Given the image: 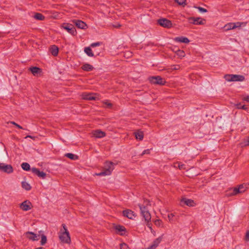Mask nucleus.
<instances>
[{
    "mask_svg": "<svg viewBox=\"0 0 249 249\" xmlns=\"http://www.w3.org/2000/svg\"><path fill=\"white\" fill-rule=\"evenodd\" d=\"M150 205V202L148 200L144 202L143 205L139 204L142 216L143 217L145 221L147 223V225L151 228L149 226V222L151 220V214L149 212L148 206Z\"/></svg>",
    "mask_w": 249,
    "mask_h": 249,
    "instance_id": "nucleus-1",
    "label": "nucleus"
},
{
    "mask_svg": "<svg viewBox=\"0 0 249 249\" xmlns=\"http://www.w3.org/2000/svg\"><path fill=\"white\" fill-rule=\"evenodd\" d=\"M62 228L60 229L58 233V237L63 243L70 244L71 239L69 232L65 224L62 225Z\"/></svg>",
    "mask_w": 249,
    "mask_h": 249,
    "instance_id": "nucleus-2",
    "label": "nucleus"
},
{
    "mask_svg": "<svg viewBox=\"0 0 249 249\" xmlns=\"http://www.w3.org/2000/svg\"><path fill=\"white\" fill-rule=\"evenodd\" d=\"M231 192L229 193L227 195L229 196H236L239 194H242L246 191V188L243 184L240 185L238 187H234L231 190Z\"/></svg>",
    "mask_w": 249,
    "mask_h": 249,
    "instance_id": "nucleus-3",
    "label": "nucleus"
},
{
    "mask_svg": "<svg viewBox=\"0 0 249 249\" xmlns=\"http://www.w3.org/2000/svg\"><path fill=\"white\" fill-rule=\"evenodd\" d=\"M114 165H115V164L111 161H107L105 163L104 171L107 176L110 175L111 174L112 171L114 170Z\"/></svg>",
    "mask_w": 249,
    "mask_h": 249,
    "instance_id": "nucleus-4",
    "label": "nucleus"
},
{
    "mask_svg": "<svg viewBox=\"0 0 249 249\" xmlns=\"http://www.w3.org/2000/svg\"><path fill=\"white\" fill-rule=\"evenodd\" d=\"M225 78L228 81H243L244 80V77L240 75H226Z\"/></svg>",
    "mask_w": 249,
    "mask_h": 249,
    "instance_id": "nucleus-5",
    "label": "nucleus"
},
{
    "mask_svg": "<svg viewBox=\"0 0 249 249\" xmlns=\"http://www.w3.org/2000/svg\"><path fill=\"white\" fill-rule=\"evenodd\" d=\"M61 27L72 36H75L76 34V30L72 24L64 23L62 25Z\"/></svg>",
    "mask_w": 249,
    "mask_h": 249,
    "instance_id": "nucleus-6",
    "label": "nucleus"
},
{
    "mask_svg": "<svg viewBox=\"0 0 249 249\" xmlns=\"http://www.w3.org/2000/svg\"><path fill=\"white\" fill-rule=\"evenodd\" d=\"M83 99L89 100H95L98 99V95L93 93H83L81 94Z\"/></svg>",
    "mask_w": 249,
    "mask_h": 249,
    "instance_id": "nucleus-7",
    "label": "nucleus"
},
{
    "mask_svg": "<svg viewBox=\"0 0 249 249\" xmlns=\"http://www.w3.org/2000/svg\"><path fill=\"white\" fill-rule=\"evenodd\" d=\"M149 81L152 84L163 85L165 81L160 76H155L149 78Z\"/></svg>",
    "mask_w": 249,
    "mask_h": 249,
    "instance_id": "nucleus-8",
    "label": "nucleus"
},
{
    "mask_svg": "<svg viewBox=\"0 0 249 249\" xmlns=\"http://www.w3.org/2000/svg\"><path fill=\"white\" fill-rule=\"evenodd\" d=\"M0 170L7 173H11L13 171L11 165L0 163Z\"/></svg>",
    "mask_w": 249,
    "mask_h": 249,
    "instance_id": "nucleus-9",
    "label": "nucleus"
},
{
    "mask_svg": "<svg viewBox=\"0 0 249 249\" xmlns=\"http://www.w3.org/2000/svg\"><path fill=\"white\" fill-rule=\"evenodd\" d=\"M33 208L32 203L28 200H26L20 204V208L24 211H27Z\"/></svg>",
    "mask_w": 249,
    "mask_h": 249,
    "instance_id": "nucleus-10",
    "label": "nucleus"
},
{
    "mask_svg": "<svg viewBox=\"0 0 249 249\" xmlns=\"http://www.w3.org/2000/svg\"><path fill=\"white\" fill-rule=\"evenodd\" d=\"M158 23L161 26L165 28H170L172 27V24L171 21L166 19V18H162L158 20Z\"/></svg>",
    "mask_w": 249,
    "mask_h": 249,
    "instance_id": "nucleus-11",
    "label": "nucleus"
},
{
    "mask_svg": "<svg viewBox=\"0 0 249 249\" xmlns=\"http://www.w3.org/2000/svg\"><path fill=\"white\" fill-rule=\"evenodd\" d=\"M191 21L190 22L196 25H204L205 23L206 20L201 18H189Z\"/></svg>",
    "mask_w": 249,
    "mask_h": 249,
    "instance_id": "nucleus-12",
    "label": "nucleus"
},
{
    "mask_svg": "<svg viewBox=\"0 0 249 249\" xmlns=\"http://www.w3.org/2000/svg\"><path fill=\"white\" fill-rule=\"evenodd\" d=\"M71 21L78 28L82 29H86V28H87V25L86 24V23H85L82 20L73 19Z\"/></svg>",
    "mask_w": 249,
    "mask_h": 249,
    "instance_id": "nucleus-13",
    "label": "nucleus"
},
{
    "mask_svg": "<svg viewBox=\"0 0 249 249\" xmlns=\"http://www.w3.org/2000/svg\"><path fill=\"white\" fill-rule=\"evenodd\" d=\"M26 237L32 241H37L39 239V235L35 234L33 232L28 231L25 233Z\"/></svg>",
    "mask_w": 249,
    "mask_h": 249,
    "instance_id": "nucleus-14",
    "label": "nucleus"
},
{
    "mask_svg": "<svg viewBox=\"0 0 249 249\" xmlns=\"http://www.w3.org/2000/svg\"><path fill=\"white\" fill-rule=\"evenodd\" d=\"M91 134L93 137L96 138H102L106 136V133L100 130H96L92 132Z\"/></svg>",
    "mask_w": 249,
    "mask_h": 249,
    "instance_id": "nucleus-15",
    "label": "nucleus"
},
{
    "mask_svg": "<svg viewBox=\"0 0 249 249\" xmlns=\"http://www.w3.org/2000/svg\"><path fill=\"white\" fill-rule=\"evenodd\" d=\"M124 216L127 217L129 219H133L136 216L133 212L130 210H126L123 212Z\"/></svg>",
    "mask_w": 249,
    "mask_h": 249,
    "instance_id": "nucleus-16",
    "label": "nucleus"
},
{
    "mask_svg": "<svg viewBox=\"0 0 249 249\" xmlns=\"http://www.w3.org/2000/svg\"><path fill=\"white\" fill-rule=\"evenodd\" d=\"M241 26V24L239 22H237V23H230L226 24L224 28L226 30H229L231 29H234L237 27H240Z\"/></svg>",
    "mask_w": 249,
    "mask_h": 249,
    "instance_id": "nucleus-17",
    "label": "nucleus"
},
{
    "mask_svg": "<svg viewBox=\"0 0 249 249\" xmlns=\"http://www.w3.org/2000/svg\"><path fill=\"white\" fill-rule=\"evenodd\" d=\"M32 172L35 174L37 175L39 177L44 178L46 176V174L43 172L40 171L38 169L36 168H32Z\"/></svg>",
    "mask_w": 249,
    "mask_h": 249,
    "instance_id": "nucleus-18",
    "label": "nucleus"
},
{
    "mask_svg": "<svg viewBox=\"0 0 249 249\" xmlns=\"http://www.w3.org/2000/svg\"><path fill=\"white\" fill-rule=\"evenodd\" d=\"M161 241V238L160 237L157 238L153 241L151 246L145 249H155L158 246Z\"/></svg>",
    "mask_w": 249,
    "mask_h": 249,
    "instance_id": "nucleus-19",
    "label": "nucleus"
},
{
    "mask_svg": "<svg viewBox=\"0 0 249 249\" xmlns=\"http://www.w3.org/2000/svg\"><path fill=\"white\" fill-rule=\"evenodd\" d=\"M181 203H184L186 205L190 207L194 206L195 205V203L192 199H187L185 198H182L181 200Z\"/></svg>",
    "mask_w": 249,
    "mask_h": 249,
    "instance_id": "nucleus-20",
    "label": "nucleus"
},
{
    "mask_svg": "<svg viewBox=\"0 0 249 249\" xmlns=\"http://www.w3.org/2000/svg\"><path fill=\"white\" fill-rule=\"evenodd\" d=\"M174 40L177 42H182L184 43H188L190 41L189 39L185 37H177L174 39Z\"/></svg>",
    "mask_w": 249,
    "mask_h": 249,
    "instance_id": "nucleus-21",
    "label": "nucleus"
},
{
    "mask_svg": "<svg viewBox=\"0 0 249 249\" xmlns=\"http://www.w3.org/2000/svg\"><path fill=\"white\" fill-rule=\"evenodd\" d=\"M135 138L137 140L142 141L143 138V133L142 131L139 130L134 133Z\"/></svg>",
    "mask_w": 249,
    "mask_h": 249,
    "instance_id": "nucleus-22",
    "label": "nucleus"
},
{
    "mask_svg": "<svg viewBox=\"0 0 249 249\" xmlns=\"http://www.w3.org/2000/svg\"><path fill=\"white\" fill-rule=\"evenodd\" d=\"M114 228L117 231V232L120 233V235H124V233L123 232L125 231V228L124 226L121 225H116L114 226Z\"/></svg>",
    "mask_w": 249,
    "mask_h": 249,
    "instance_id": "nucleus-23",
    "label": "nucleus"
},
{
    "mask_svg": "<svg viewBox=\"0 0 249 249\" xmlns=\"http://www.w3.org/2000/svg\"><path fill=\"white\" fill-rule=\"evenodd\" d=\"M30 70L35 76L37 75V74L40 73L41 71V70L40 68L36 67H31L30 68Z\"/></svg>",
    "mask_w": 249,
    "mask_h": 249,
    "instance_id": "nucleus-24",
    "label": "nucleus"
},
{
    "mask_svg": "<svg viewBox=\"0 0 249 249\" xmlns=\"http://www.w3.org/2000/svg\"><path fill=\"white\" fill-rule=\"evenodd\" d=\"M240 146L241 147H246L249 146V137L246 139H244L240 143Z\"/></svg>",
    "mask_w": 249,
    "mask_h": 249,
    "instance_id": "nucleus-25",
    "label": "nucleus"
},
{
    "mask_svg": "<svg viewBox=\"0 0 249 249\" xmlns=\"http://www.w3.org/2000/svg\"><path fill=\"white\" fill-rule=\"evenodd\" d=\"M52 54L54 56H56L58 53V48L55 45H53L50 49Z\"/></svg>",
    "mask_w": 249,
    "mask_h": 249,
    "instance_id": "nucleus-26",
    "label": "nucleus"
},
{
    "mask_svg": "<svg viewBox=\"0 0 249 249\" xmlns=\"http://www.w3.org/2000/svg\"><path fill=\"white\" fill-rule=\"evenodd\" d=\"M22 187L27 191L30 190L31 189V186L29 183L27 182L26 181H22L21 182Z\"/></svg>",
    "mask_w": 249,
    "mask_h": 249,
    "instance_id": "nucleus-27",
    "label": "nucleus"
},
{
    "mask_svg": "<svg viewBox=\"0 0 249 249\" xmlns=\"http://www.w3.org/2000/svg\"><path fill=\"white\" fill-rule=\"evenodd\" d=\"M85 53L89 57L94 56V54L92 53L91 49L90 47H86L84 49Z\"/></svg>",
    "mask_w": 249,
    "mask_h": 249,
    "instance_id": "nucleus-28",
    "label": "nucleus"
},
{
    "mask_svg": "<svg viewBox=\"0 0 249 249\" xmlns=\"http://www.w3.org/2000/svg\"><path fill=\"white\" fill-rule=\"evenodd\" d=\"M93 67L90 64H85L82 66V69L86 71H91L93 70Z\"/></svg>",
    "mask_w": 249,
    "mask_h": 249,
    "instance_id": "nucleus-29",
    "label": "nucleus"
},
{
    "mask_svg": "<svg viewBox=\"0 0 249 249\" xmlns=\"http://www.w3.org/2000/svg\"><path fill=\"white\" fill-rule=\"evenodd\" d=\"M65 156L67 157V158H68L71 160H75L78 159L77 156L74 155L73 154H71V153H67L65 155Z\"/></svg>",
    "mask_w": 249,
    "mask_h": 249,
    "instance_id": "nucleus-30",
    "label": "nucleus"
},
{
    "mask_svg": "<svg viewBox=\"0 0 249 249\" xmlns=\"http://www.w3.org/2000/svg\"><path fill=\"white\" fill-rule=\"evenodd\" d=\"M176 54L180 58H183L185 56V52L183 51L178 50L176 52Z\"/></svg>",
    "mask_w": 249,
    "mask_h": 249,
    "instance_id": "nucleus-31",
    "label": "nucleus"
},
{
    "mask_svg": "<svg viewBox=\"0 0 249 249\" xmlns=\"http://www.w3.org/2000/svg\"><path fill=\"white\" fill-rule=\"evenodd\" d=\"M21 167L23 170H24L25 171H28L30 169V165L28 163H26V162H24V163H22Z\"/></svg>",
    "mask_w": 249,
    "mask_h": 249,
    "instance_id": "nucleus-32",
    "label": "nucleus"
},
{
    "mask_svg": "<svg viewBox=\"0 0 249 249\" xmlns=\"http://www.w3.org/2000/svg\"><path fill=\"white\" fill-rule=\"evenodd\" d=\"M34 18L37 19V20H42L43 19H44L45 18L41 14H40V13H36L35 14V15L34 16Z\"/></svg>",
    "mask_w": 249,
    "mask_h": 249,
    "instance_id": "nucleus-33",
    "label": "nucleus"
},
{
    "mask_svg": "<svg viewBox=\"0 0 249 249\" xmlns=\"http://www.w3.org/2000/svg\"><path fill=\"white\" fill-rule=\"evenodd\" d=\"M175 1L178 3V5L184 6L186 5V0H175Z\"/></svg>",
    "mask_w": 249,
    "mask_h": 249,
    "instance_id": "nucleus-34",
    "label": "nucleus"
},
{
    "mask_svg": "<svg viewBox=\"0 0 249 249\" xmlns=\"http://www.w3.org/2000/svg\"><path fill=\"white\" fill-rule=\"evenodd\" d=\"M40 242L41 245H44L46 243L47 237L45 235L43 234L41 235V240Z\"/></svg>",
    "mask_w": 249,
    "mask_h": 249,
    "instance_id": "nucleus-35",
    "label": "nucleus"
},
{
    "mask_svg": "<svg viewBox=\"0 0 249 249\" xmlns=\"http://www.w3.org/2000/svg\"><path fill=\"white\" fill-rule=\"evenodd\" d=\"M120 247L121 249H129L128 245L124 243H121L120 245Z\"/></svg>",
    "mask_w": 249,
    "mask_h": 249,
    "instance_id": "nucleus-36",
    "label": "nucleus"
},
{
    "mask_svg": "<svg viewBox=\"0 0 249 249\" xmlns=\"http://www.w3.org/2000/svg\"><path fill=\"white\" fill-rule=\"evenodd\" d=\"M179 69H180V66L179 65H175L172 66L171 69H170L169 70H171V71H173V70H178Z\"/></svg>",
    "mask_w": 249,
    "mask_h": 249,
    "instance_id": "nucleus-37",
    "label": "nucleus"
},
{
    "mask_svg": "<svg viewBox=\"0 0 249 249\" xmlns=\"http://www.w3.org/2000/svg\"><path fill=\"white\" fill-rule=\"evenodd\" d=\"M103 103L106 105L108 108H111L112 106V104L108 101H104Z\"/></svg>",
    "mask_w": 249,
    "mask_h": 249,
    "instance_id": "nucleus-38",
    "label": "nucleus"
},
{
    "mask_svg": "<svg viewBox=\"0 0 249 249\" xmlns=\"http://www.w3.org/2000/svg\"><path fill=\"white\" fill-rule=\"evenodd\" d=\"M196 8L198 9V10H199V11L200 12H201V13H206V12H207V9H205V8H202V7H196Z\"/></svg>",
    "mask_w": 249,
    "mask_h": 249,
    "instance_id": "nucleus-39",
    "label": "nucleus"
},
{
    "mask_svg": "<svg viewBox=\"0 0 249 249\" xmlns=\"http://www.w3.org/2000/svg\"><path fill=\"white\" fill-rule=\"evenodd\" d=\"M95 175L99 176H107L104 170H103V172H100L99 173H96L95 174Z\"/></svg>",
    "mask_w": 249,
    "mask_h": 249,
    "instance_id": "nucleus-40",
    "label": "nucleus"
},
{
    "mask_svg": "<svg viewBox=\"0 0 249 249\" xmlns=\"http://www.w3.org/2000/svg\"><path fill=\"white\" fill-rule=\"evenodd\" d=\"M245 240L246 241H249V230L246 231Z\"/></svg>",
    "mask_w": 249,
    "mask_h": 249,
    "instance_id": "nucleus-41",
    "label": "nucleus"
},
{
    "mask_svg": "<svg viewBox=\"0 0 249 249\" xmlns=\"http://www.w3.org/2000/svg\"><path fill=\"white\" fill-rule=\"evenodd\" d=\"M176 164L178 165V168L179 169H184V164H181V163H176Z\"/></svg>",
    "mask_w": 249,
    "mask_h": 249,
    "instance_id": "nucleus-42",
    "label": "nucleus"
},
{
    "mask_svg": "<svg viewBox=\"0 0 249 249\" xmlns=\"http://www.w3.org/2000/svg\"><path fill=\"white\" fill-rule=\"evenodd\" d=\"M161 224V221L160 220L157 219V220L155 221V224L156 226H160Z\"/></svg>",
    "mask_w": 249,
    "mask_h": 249,
    "instance_id": "nucleus-43",
    "label": "nucleus"
},
{
    "mask_svg": "<svg viewBox=\"0 0 249 249\" xmlns=\"http://www.w3.org/2000/svg\"><path fill=\"white\" fill-rule=\"evenodd\" d=\"M10 123L15 125L16 126H17L18 128L22 129V127L20 125H18V124L16 123L15 122H10Z\"/></svg>",
    "mask_w": 249,
    "mask_h": 249,
    "instance_id": "nucleus-44",
    "label": "nucleus"
},
{
    "mask_svg": "<svg viewBox=\"0 0 249 249\" xmlns=\"http://www.w3.org/2000/svg\"><path fill=\"white\" fill-rule=\"evenodd\" d=\"M100 45V43L98 42H95V43H92L90 45V46L92 47H96V46H99Z\"/></svg>",
    "mask_w": 249,
    "mask_h": 249,
    "instance_id": "nucleus-45",
    "label": "nucleus"
},
{
    "mask_svg": "<svg viewBox=\"0 0 249 249\" xmlns=\"http://www.w3.org/2000/svg\"><path fill=\"white\" fill-rule=\"evenodd\" d=\"M150 153V150L149 149H146L144 150L142 153L141 154V156H143L145 154H149Z\"/></svg>",
    "mask_w": 249,
    "mask_h": 249,
    "instance_id": "nucleus-46",
    "label": "nucleus"
},
{
    "mask_svg": "<svg viewBox=\"0 0 249 249\" xmlns=\"http://www.w3.org/2000/svg\"><path fill=\"white\" fill-rule=\"evenodd\" d=\"M174 216V214L173 213L169 214L168 215V219L170 221H171L172 218Z\"/></svg>",
    "mask_w": 249,
    "mask_h": 249,
    "instance_id": "nucleus-47",
    "label": "nucleus"
},
{
    "mask_svg": "<svg viewBox=\"0 0 249 249\" xmlns=\"http://www.w3.org/2000/svg\"><path fill=\"white\" fill-rule=\"evenodd\" d=\"M243 100L246 101L248 103H249V96L243 97Z\"/></svg>",
    "mask_w": 249,
    "mask_h": 249,
    "instance_id": "nucleus-48",
    "label": "nucleus"
},
{
    "mask_svg": "<svg viewBox=\"0 0 249 249\" xmlns=\"http://www.w3.org/2000/svg\"><path fill=\"white\" fill-rule=\"evenodd\" d=\"M113 26L115 27V28H119L121 26V24L118 23L116 25H114Z\"/></svg>",
    "mask_w": 249,
    "mask_h": 249,
    "instance_id": "nucleus-49",
    "label": "nucleus"
},
{
    "mask_svg": "<svg viewBox=\"0 0 249 249\" xmlns=\"http://www.w3.org/2000/svg\"><path fill=\"white\" fill-rule=\"evenodd\" d=\"M235 106H236L237 108H241L242 106H241L240 104H236Z\"/></svg>",
    "mask_w": 249,
    "mask_h": 249,
    "instance_id": "nucleus-50",
    "label": "nucleus"
},
{
    "mask_svg": "<svg viewBox=\"0 0 249 249\" xmlns=\"http://www.w3.org/2000/svg\"><path fill=\"white\" fill-rule=\"evenodd\" d=\"M27 138H31L33 139H35V137H32V136H30V135L27 136L25 138L26 139Z\"/></svg>",
    "mask_w": 249,
    "mask_h": 249,
    "instance_id": "nucleus-51",
    "label": "nucleus"
},
{
    "mask_svg": "<svg viewBox=\"0 0 249 249\" xmlns=\"http://www.w3.org/2000/svg\"><path fill=\"white\" fill-rule=\"evenodd\" d=\"M241 108L244 110H246L247 109V107L244 105L241 107Z\"/></svg>",
    "mask_w": 249,
    "mask_h": 249,
    "instance_id": "nucleus-52",
    "label": "nucleus"
},
{
    "mask_svg": "<svg viewBox=\"0 0 249 249\" xmlns=\"http://www.w3.org/2000/svg\"><path fill=\"white\" fill-rule=\"evenodd\" d=\"M36 249H44V248H42V247H39V248H36Z\"/></svg>",
    "mask_w": 249,
    "mask_h": 249,
    "instance_id": "nucleus-53",
    "label": "nucleus"
},
{
    "mask_svg": "<svg viewBox=\"0 0 249 249\" xmlns=\"http://www.w3.org/2000/svg\"><path fill=\"white\" fill-rule=\"evenodd\" d=\"M174 166L175 167H178V165L176 164V163L175 164Z\"/></svg>",
    "mask_w": 249,
    "mask_h": 249,
    "instance_id": "nucleus-54",
    "label": "nucleus"
}]
</instances>
